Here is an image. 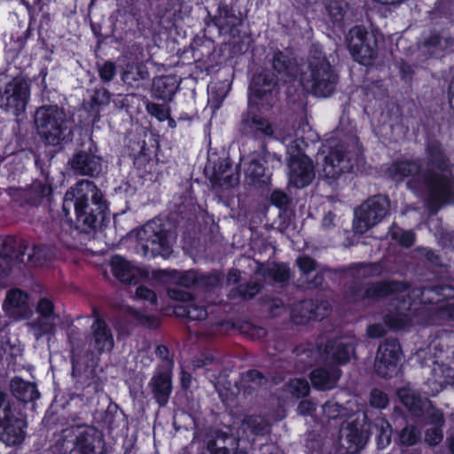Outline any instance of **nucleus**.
<instances>
[{
    "label": "nucleus",
    "instance_id": "obj_17",
    "mask_svg": "<svg viewBox=\"0 0 454 454\" xmlns=\"http://www.w3.org/2000/svg\"><path fill=\"white\" fill-rule=\"evenodd\" d=\"M326 365L339 368L356 357V344L342 337L327 339L324 345L317 346Z\"/></svg>",
    "mask_w": 454,
    "mask_h": 454
},
{
    "label": "nucleus",
    "instance_id": "obj_20",
    "mask_svg": "<svg viewBox=\"0 0 454 454\" xmlns=\"http://www.w3.org/2000/svg\"><path fill=\"white\" fill-rule=\"evenodd\" d=\"M422 164L419 160H394L387 168L388 176L395 182H403L410 177L407 186L411 190L423 189L422 184Z\"/></svg>",
    "mask_w": 454,
    "mask_h": 454
},
{
    "label": "nucleus",
    "instance_id": "obj_33",
    "mask_svg": "<svg viewBox=\"0 0 454 454\" xmlns=\"http://www.w3.org/2000/svg\"><path fill=\"white\" fill-rule=\"evenodd\" d=\"M173 313L176 317L186 318L190 321H202L208 316L205 304H199L195 298L186 304L175 305Z\"/></svg>",
    "mask_w": 454,
    "mask_h": 454
},
{
    "label": "nucleus",
    "instance_id": "obj_22",
    "mask_svg": "<svg viewBox=\"0 0 454 454\" xmlns=\"http://www.w3.org/2000/svg\"><path fill=\"white\" fill-rule=\"evenodd\" d=\"M93 315L95 320L91 325V334L88 337L87 341L98 355H101L106 350H111L114 342L111 329L106 320L99 316L95 309H93Z\"/></svg>",
    "mask_w": 454,
    "mask_h": 454
},
{
    "label": "nucleus",
    "instance_id": "obj_2",
    "mask_svg": "<svg viewBox=\"0 0 454 454\" xmlns=\"http://www.w3.org/2000/svg\"><path fill=\"white\" fill-rule=\"evenodd\" d=\"M424 160L426 168H422L421 177L427 206L436 213L443 206L454 205L453 166L442 144L435 138L426 142Z\"/></svg>",
    "mask_w": 454,
    "mask_h": 454
},
{
    "label": "nucleus",
    "instance_id": "obj_36",
    "mask_svg": "<svg viewBox=\"0 0 454 454\" xmlns=\"http://www.w3.org/2000/svg\"><path fill=\"white\" fill-rule=\"evenodd\" d=\"M452 3L450 0H437L428 12V19L433 24H440L452 20Z\"/></svg>",
    "mask_w": 454,
    "mask_h": 454
},
{
    "label": "nucleus",
    "instance_id": "obj_27",
    "mask_svg": "<svg viewBox=\"0 0 454 454\" xmlns=\"http://www.w3.org/2000/svg\"><path fill=\"white\" fill-rule=\"evenodd\" d=\"M180 80L176 75H161L153 80L151 93L152 97L165 103L172 101L177 92Z\"/></svg>",
    "mask_w": 454,
    "mask_h": 454
},
{
    "label": "nucleus",
    "instance_id": "obj_12",
    "mask_svg": "<svg viewBox=\"0 0 454 454\" xmlns=\"http://www.w3.org/2000/svg\"><path fill=\"white\" fill-rule=\"evenodd\" d=\"M26 421L14 414L9 395L0 389V439L8 445H18L25 439Z\"/></svg>",
    "mask_w": 454,
    "mask_h": 454
},
{
    "label": "nucleus",
    "instance_id": "obj_46",
    "mask_svg": "<svg viewBox=\"0 0 454 454\" xmlns=\"http://www.w3.org/2000/svg\"><path fill=\"white\" fill-rule=\"evenodd\" d=\"M385 325L391 330H402L410 325V318L407 314L403 312H390L384 316Z\"/></svg>",
    "mask_w": 454,
    "mask_h": 454
},
{
    "label": "nucleus",
    "instance_id": "obj_53",
    "mask_svg": "<svg viewBox=\"0 0 454 454\" xmlns=\"http://www.w3.org/2000/svg\"><path fill=\"white\" fill-rule=\"evenodd\" d=\"M290 393L296 398H303L309 395L310 387L304 379L293 380L289 384Z\"/></svg>",
    "mask_w": 454,
    "mask_h": 454
},
{
    "label": "nucleus",
    "instance_id": "obj_57",
    "mask_svg": "<svg viewBox=\"0 0 454 454\" xmlns=\"http://www.w3.org/2000/svg\"><path fill=\"white\" fill-rule=\"evenodd\" d=\"M327 12L333 23H341L346 15V10L342 6L341 2H332L326 7Z\"/></svg>",
    "mask_w": 454,
    "mask_h": 454
},
{
    "label": "nucleus",
    "instance_id": "obj_8",
    "mask_svg": "<svg viewBox=\"0 0 454 454\" xmlns=\"http://www.w3.org/2000/svg\"><path fill=\"white\" fill-rule=\"evenodd\" d=\"M390 201L387 196L377 194L367 199L355 210L353 228L364 234L380 223L389 214Z\"/></svg>",
    "mask_w": 454,
    "mask_h": 454
},
{
    "label": "nucleus",
    "instance_id": "obj_30",
    "mask_svg": "<svg viewBox=\"0 0 454 454\" xmlns=\"http://www.w3.org/2000/svg\"><path fill=\"white\" fill-rule=\"evenodd\" d=\"M269 63L272 68L271 71L278 76L292 78L296 74L295 59L291 58L279 49L273 51L271 58L269 59Z\"/></svg>",
    "mask_w": 454,
    "mask_h": 454
},
{
    "label": "nucleus",
    "instance_id": "obj_14",
    "mask_svg": "<svg viewBox=\"0 0 454 454\" xmlns=\"http://www.w3.org/2000/svg\"><path fill=\"white\" fill-rule=\"evenodd\" d=\"M30 99V85L24 79L13 78L0 90V109L19 117L25 114Z\"/></svg>",
    "mask_w": 454,
    "mask_h": 454
},
{
    "label": "nucleus",
    "instance_id": "obj_59",
    "mask_svg": "<svg viewBox=\"0 0 454 454\" xmlns=\"http://www.w3.org/2000/svg\"><path fill=\"white\" fill-rule=\"evenodd\" d=\"M386 427L381 426L379 434L376 437L377 448L379 450H383L387 446H388L391 442L392 436V428L390 424L387 421H384Z\"/></svg>",
    "mask_w": 454,
    "mask_h": 454
},
{
    "label": "nucleus",
    "instance_id": "obj_23",
    "mask_svg": "<svg viewBox=\"0 0 454 454\" xmlns=\"http://www.w3.org/2000/svg\"><path fill=\"white\" fill-rule=\"evenodd\" d=\"M265 156L257 153L253 155L245 167V177L247 182L255 187L263 188L270 184L271 173L267 168Z\"/></svg>",
    "mask_w": 454,
    "mask_h": 454
},
{
    "label": "nucleus",
    "instance_id": "obj_37",
    "mask_svg": "<svg viewBox=\"0 0 454 454\" xmlns=\"http://www.w3.org/2000/svg\"><path fill=\"white\" fill-rule=\"evenodd\" d=\"M262 290V286L255 281L240 283L231 288L229 293L230 299H241L249 301L254 298Z\"/></svg>",
    "mask_w": 454,
    "mask_h": 454
},
{
    "label": "nucleus",
    "instance_id": "obj_50",
    "mask_svg": "<svg viewBox=\"0 0 454 454\" xmlns=\"http://www.w3.org/2000/svg\"><path fill=\"white\" fill-rule=\"evenodd\" d=\"M210 94H209V102L211 103V106L218 109L222 106L224 98L227 95V90H225L223 83H215L210 87Z\"/></svg>",
    "mask_w": 454,
    "mask_h": 454
},
{
    "label": "nucleus",
    "instance_id": "obj_35",
    "mask_svg": "<svg viewBox=\"0 0 454 454\" xmlns=\"http://www.w3.org/2000/svg\"><path fill=\"white\" fill-rule=\"evenodd\" d=\"M238 445L231 434L217 433L215 439L209 440L207 450L210 454H231V450Z\"/></svg>",
    "mask_w": 454,
    "mask_h": 454
},
{
    "label": "nucleus",
    "instance_id": "obj_19",
    "mask_svg": "<svg viewBox=\"0 0 454 454\" xmlns=\"http://www.w3.org/2000/svg\"><path fill=\"white\" fill-rule=\"evenodd\" d=\"M262 111H265L262 106L247 102V109L241 114L240 129L242 134L254 138L273 136V127L270 121L262 116Z\"/></svg>",
    "mask_w": 454,
    "mask_h": 454
},
{
    "label": "nucleus",
    "instance_id": "obj_13",
    "mask_svg": "<svg viewBox=\"0 0 454 454\" xmlns=\"http://www.w3.org/2000/svg\"><path fill=\"white\" fill-rule=\"evenodd\" d=\"M138 236L145 256L155 258L157 256H167L170 254L168 231L160 219L147 222Z\"/></svg>",
    "mask_w": 454,
    "mask_h": 454
},
{
    "label": "nucleus",
    "instance_id": "obj_43",
    "mask_svg": "<svg viewBox=\"0 0 454 454\" xmlns=\"http://www.w3.org/2000/svg\"><path fill=\"white\" fill-rule=\"evenodd\" d=\"M145 106L146 113L153 118H155L159 122H163L168 118L171 113L168 103L158 104L145 98Z\"/></svg>",
    "mask_w": 454,
    "mask_h": 454
},
{
    "label": "nucleus",
    "instance_id": "obj_28",
    "mask_svg": "<svg viewBox=\"0 0 454 454\" xmlns=\"http://www.w3.org/2000/svg\"><path fill=\"white\" fill-rule=\"evenodd\" d=\"M451 299H454V286L451 284L440 281L421 287V303L437 304Z\"/></svg>",
    "mask_w": 454,
    "mask_h": 454
},
{
    "label": "nucleus",
    "instance_id": "obj_6",
    "mask_svg": "<svg viewBox=\"0 0 454 454\" xmlns=\"http://www.w3.org/2000/svg\"><path fill=\"white\" fill-rule=\"evenodd\" d=\"M243 21L244 17L238 7V0H220L217 13L212 15L207 12L205 18L207 27H215L220 35L230 40L240 36Z\"/></svg>",
    "mask_w": 454,
    "mask_h": 454
},
{
    "label": "nucleus",
    "instance_id": "obj_31",
    "mask_svg": "<svg viewBox=\"0 0 454 454\" xmlns=\"http://www.w3.org/2000/svg\"><path fill=\"white\" fill-rule=\"evenodd\" d=\"M53 192L52 185L42 180L35 179L23 192V198L27 204L31 206H40L44 200H50Z\"/></svg>",
    "mask_w": 454,
    "mask_h": 454
},
{
    "label": "nucleus",
    "instance_id": "obj_24",
    "mask_svg": "<svg viewBox=\"0 0 454 454\" xmlns=\"http://www.w3.org/2000/svg\"><path fill=\"white\" fill-rule=\"evenodd\" d=\"M341 374L340 368L332 365L320 366L310 371L309 379L314 389L327 391L335 388Z\"/></svg>",
    "mask_w": 454,
    "mask_h": 454
},
{
    "label": "nucleus",
    "instance_id": "obj_51",
    "mask_svg": "<svg viewBox=\"0 0 454 454\" xmlns=\"http://www.w3.org/2000/svg\"><path fill=\"white\" fill-rule=\"evenodd\" d=\"M271 205L279 208L283 214L290 213L287 208L291 203V200L288 195L281 190H274L270 198Z\"/></svg>",
    "mask_w": 454,
    "mask_h": 454
},
{
    "label": "nucleus",
    "instance_id": "obj_1",
    "mask_svg": "<svg viewBox=\"0 0 454 454\" xmlns=\"http://www.w3.org/2000/svg\"><path fill=\"white\" fill-rule=\"evenodd\" d=\"M108 202L101 190L92 182H79L69 188L63 198L59 239L71 246L70 237L75 239L81 234H90L108 222Z\"/></svg>",
    "mask_w": 454,
    "mask_h": 454
},
{
    "label": "nucleus",
    "instance_id": "obj_60",
    "mask_svg": "<svg viewBox=\"0 0 454 454\" xmlns=\"http://www.w3.org/2000/svg\"><path fill=\"white\" fill-rule=\"evenodd\" d=\"M176 283L181 287H197V270H190L180 272Z\"/></svg>",
    "mask_w": 454,
    "mask_h": 454
},
{
    "label": "nucleus",
    "instance_id": "obj_38",
    "mask_svg": "<svg viewBox=\"0 0 454 454\" xmlns=\"http://www.w3.org/2000/svg\"><path fill=\"white\" fill-rule=\"evenodd\" d=\"M111 268L114 277L121 283L130 284L133 278L129 262L120 255L113 256Z\"/></svg>",
    "mask_w": 454,
    "mask_h": 454
},
{
    "label": "nucleus",
    "instance_id": "obj_54",
    "mask_svg": "<svg viewBox=\"0 0 454 454\" xmlns=\"http://www.w3.org/2000/svg\"><path fill=\"white\" fill-rule=\"evenodd\" d=\"M348 434L346 440L350 445H354L356 449L362 448L364 444V436L361 429L354 423L348 427Z\"/></svg>",
    "mask_w": 454,
    "mask_h": 454
},
{
    "label": "nucleus",
    "instance_id": "obj_61",
    "mask_svg": "<svg viewBox=\"0 0 454 454\" xmlns=\"http://www.w3.org/2000/svg\"><path fill=\"white\" fill-rule=\"evenodd\" d=\"M168 294L170 299L180 301L181 304H186L195 298L192 293L181 288V286L168 288Z\"/></svg>",
    "mask_w": 454,
    "mask_h": 454
},
{
    "label": "nucleus",
    "instance_id": "obj_56",
    "mask_svg": "<svg viewBox=\"0 0 454 454\" xmlns=\"http://www.w3.org/2000/svg\"><path fill=\"white\" fill-rule=\"evenodd\" d=\"M116 74V65L111 60L105 61L98 67V76L102 82H111Z\"/></svg>",
    "mask_w": 454,
    "mask_h": 454
},
{
    "label": "nucleus",
    "instance_id": "obj_44",
    "mask_svg": "<svg viewBox=\"0 0 454 454\" xmlns=\"http://www.w3.org/2000/svg\"><path fill=\"white\" fill-rule=\"evenodd\" d=\"M222 282V273L213 270L209 273H201L197 271V287L206 290H212L220 286Z\"/></svg>",
    "mask_w": 454,
    "mask_h": 454
},
{
    "label": "nucleus",
    "instance_id": "obj_48",
    "mask_svg": "<svg viewBox=\"0 0 454 454\" xmlns=\"http://www.w3.org/2000/svg\"><path fill=\"white\" fill-rule=\"evenodd\" d=\"M426 424L433 427H444L445 417L443 411L437 408L432 402H429L425 412Z\"/></svg>",
    "mask_w": 454,
    "mask_h": 454
},
{
    "label": "nucleus",
    "instance_id": "obj_29",
    "mask_svg": "<svg viewBox=\"0 0 454 454\" xmlns=\"http://www.w3.org/2000/svg\"><path fill=\"white\" fill-rule=\"evenodd\" d=\"M71 167L76 174L96 176L101 171L100 158L84 151H80L74 155Z\"/></svg>",
    "mask_w": 454,
    "mask_h": 454
},
{
    "label": "nucleus",
    "instance_id": "obj_7",
    "mask_svg": "<svg viewBox=\"0 0 454 454\" xmlns=\"http://www.w3.org/2000/svg\"><path fill=\"white\" fill-rule=\"evenodd\" d=\"M38 134L49 145H58L67 137V122L57 106H43L35 114Z\"/></svg>",
    "mask_w": 454,
    "mask_h": 454
},
{
    "label": "nucleus",
    "instance_id": "obj_52",
    "mask_svg": "<svg viewBox=\"0 0 454 454\" xmlns=\"http://www.w3.org/2000/svg\"><path fill=\"white\" fill-rule=\"evenodd\" d=\"M244 424L254 435H263L267 427L265 421L257 415L247 416L244 419Z\"/></svg>",
    "mask_w": 454,
    "mask_h": 454
},
{
    "label": "nucleus",
    "instance_id": "obj_45",
    "mask_svg": "<svg viewBox=\"0 0 454 454\" xmlns=\"http://www.w3.org/2000/svg\"><path fill=\"white\" fill-rule=\"evenodd\" d=\"M150 145L143 140L142 145L140 146V150L137 156L135 157V164L137 165H145L148 163L152 158V155L155 153L156 150L159 148V140L156 137H152L149 139Z\"/></svg>",
    "mask_w": 454,
    "mask_h": 454
},
{
    "label": "nucleus",
    "instance_id": "obj_5",
    "mask_svg": "<svg viewBox=\"0 0 454 454\" xmlns=\"http://www.w3.org/2000/svg\"><path fill=\"white\" fill-rule=\"evenodd\" d=\"M280 94V79L269 68H262L253 74L248 85L247 102L261 105L270 111Z\"/></svg>",
    "mask_w": 454,
    "mask_h": 454
},
{
    "label": "nucleus",
    "instance_id": "obj_42",
    "mask_svg": "<svg viewBox=\"0 0 454 454\" xmlns=\"http://www.w3.org/2000/svg\"><path fill=\"white\" fill-rule=\"evenodd\" d=\"M154 354L160 361L156 367V371L173 372L175 365L174 356L170 353L168 346L164 344L157 345Z\"/></svg>",
    "mask_w": 454,
    "mask_h": 454
},
{
    "label": "nucleus",
    "instance_id": "obj_15",
    "mask_svg": "<svg viewBox=\"0 0 454 454\" xmlns=\"http://www.w3.org/2000/svg\"><path fill=\"white\" fill-rule=\"evenodd\" d=\"M403 350L395 338L386 339L380 344L375 362V373L384 379H391L398 374L401 367Z\"/></svg>",
    "mask_w": 454,
    "mask_h": 454
},
{
    "label": "nucleus",
    "instance_id": "obj_3",
    "mask_svg": "<svg viewBox=\"0 0 454 454\" xmlns=\"http://www.w3.org/2000/svg\"><path fill=\"white\" fill-rule=\"evenodd\" d=\"M364 149L356 134L345 136L334 146L330 147L325 156L323 164V177L333 186L344 173H351L354 168L364 160Z\"/></svg>",
    "mask_w": 454,
    "mask_h": 454
},
{
    "label": "nucleus",
    "instance_id": "obj_40",
    "mask_svg": "<svg viewBox=\"0 0 454 454\" xmlns=\"http://www.w3.org/2000/svg\"><path fill=\"white\" fill-rule=\"evenodd\" d=\"M389 235L392 240L403 248H411L416 241V233L412 230H403L395 223L390 227Z\"/></svg>",
    "mask_w": 454,
    "mask_h": 454
},
{
    "label": "nucleus",
    "instance_id": "obj_63",
    "mask_svg": "<svg viewBox=\"0 0 454 454\" xmlns=\"http://www.w3.org/2000/svg\"><path fill=\"white\" fill-rule=\"evenodd\" d=\"M136 297L138 300L148 301L152 305H156L158 301L156 293L144 285L137 287Z\"/></svg>",
    "mask_w": 454,
    "mask_h": 454
},
{
    "label": "nucleus",
    "instance_id": "obj_58",
    "mask_svg": "<svg viewBox=\"0 0 454 454\" xmlns=\"http://www.w3.org/2000/svg\"><path fill=\"white\" fill-rule=\"evenodd\" d=\"M389 403L387 395L380 389L373 388L370 394L371 406L378 409H385Z\"/></svg>",
    "mask_w": 454,
    "mask_h": 454
},
{
    "label": "nucleus",
    "instance_id": "obj_32",
    "mask_svg": "<svg viewBox=\"0 0 454 454\" xmlns=\"http://www.w3.org/2000/svg\"><path fill=\"white\" fill-rule=\"evenodd\" d=\"M10 389L12 395L24 403L35 401L40 397L36 384L25 381L20 377H14L11 380Z\"/></svg>",
    "mask_w": 454,
    "mask_h": 454
},
{
    "label": "nucleus",
    "instance_id": "obj_64",
    "mask_svg": "<svg viewBox=\"0 0 454 454\" xmlns=\"http://www.w3.org/2000/svg\"><path fill=\"white\" fill-rule=\"evenodd\" d=\"M54 304L51 300L41 298L36 305V312L44 318H50L54 314Z\"/></svg>",
    "mask_w": 454,
    "mask_h": 454
},
{
    "label": "nucleus",
    "instance_id": "obj_11",
    "mask_svg": "<svg viewBox=\"0 0 454 454\" xmlns=\"http://www.w3.org/2000/svg\"><path fill=\"white\" fill-rule=\"evenodd\" d=\"M408 287L407 282L400 280H380L365 286L356 284L348 288V297L355 303L366 300L378 301L393 294H402Z\"/></svg>",
    "mask_w": 454,
    "mask_h": 454
},
{
    "label": "nucleus",
    "instance_id": "obj_16",
    "mask_svg": "<svg viewBox=\"0 0 454 454\" xmlns=\"http://www.w3.org/2000/svg\"><path fill=\"white\" fill-rule=\"evenodd\" d=\"M264 380L262 372L256 369H250L240 373L239 380H235L234 383L228 380H224L223 382L218 380L215 388L222 401L225 403L233 400L240 394L245 396L251 395L262 384Z\"/></svg>",
    "mask_w": 454,
    "mask_h": 454
},
{
    "label": "nucleus",
    "instance_id": "obj_62",
    "mask_svg": "<svg viewBox=\"0 0 454 454\" xmlns=\"http://www.w3.org/2000/svg\"><path fill=\"white\" fill-rule=\"evenodd\" d=\"M443 427H433L425 431V442L430 446L438 445L443 439Z\"/></svg>",
    "mask_w": 454,
    "mask_h": 454
},
{
    "label": "nucleus",
    "instance_id": "obj_49",
    "mask_svg": "<svg viewBox=\"0 0 454 454\" xmlns=\"http://www.w3.org/2000/svg\"><path fill=\"white\" fill-rule=\"evenodd\" d=\"M418 257L434 267H442L441 256L432 248L419 247L415 249Z\"/></svg>",
    "mask_w": 454,
    "mask_h": 454
},
{
    "label": "nucleus",
    "instance_id": "obj_47",
    "mask_svg": "<svg viewBox=\"0 0 454 454\" xmlns=\"http://www.w3.org/2000/svg\"><path fill=\"white\" fill-rule=\"evenodd\" d=\"M402 403L410 413L417 418L423 416L424 409L421 399L414 394L400 395Z\"/></svg>",
    "mask_w": 454,
    "mask_h": 454
},
{
    "label": "nucleus",
    "instance_id": "obj_4",
    "mask_svg": "<svg viewBox=\"0 0 454 454\" xmlns=\"http://www.w3.org/2000/svg\"><path fill=\"white\" fill-rule=\"evenodd\" d=\"M63 447L68 454H106L104 434L97 427L77 424L62 431Z\"/></svg>",
    "mask_w": 454,
    "mask_h": 454
},
{
    "label": "nucleus",
    "instance_id": "obj_21",
    "mask_svg": "<svg viewBox=\"0 0 454 454\" xmlns=\"http://www.w3.org/2000/svg\"><path fill=\"white\" fill-rule=\"evenodd\" d=\"M288 169L289 183L295 188L308 186L314 178L313 161L304 153H299L289 158Z\"/></svg>",
    "mask_w": 454,
    "mask_h": 454
},
{
    "label": "nucleus",
    "instance_id": "obj_41",
    "mask_svg": "<svg viewBox=\"0 0 454 454\" xmlns=\"http://www.w3.org/2000/svg\"><path fill=\"white\" fill-rule=\"evenodd\" d=\"M421 431L414 426L407 424L397 433L396 442L402 446H414L420 441Z\"/></svg>",
    "mask_w": 454,
    "mask_h": 454
},
{
    "label": "nucleus",
    "instance_id": "obj_39",
    "mask_svg": "<svg viewBox=\"0 0 454 454\" xmlns=\"http://www.w3.org/2000/svg\"><path fill=\"white\" fill-rule=\"evenodd\" d=\"M262 276L272 279L275 283H286L290 280L292 274L287 263L273 262L263 269Z\"/></svg>",
    "mask_w": 454,
    "mask_h": 454
},
{
    "label": "nucleus",
    "instance_id": "obj_26",
    "mask_svg": "<svg viewBox=\"0 0 454 454\" xmlns=\"http://www.w3.org/2000/svg\"><path fill=\"white\" fill-rule=\"evenodd\" d=\"M3 309L10 317L25 318L28 311V294L19 288L9 290L3 304Z\"/></svg>",
    "mask_w": 454,
    "mask_h": 454
},
{
    "label": "nucleus",
    "instance_id": "obj_25",
    "mask_svg": "<svg viewBox=\"0 0 454 454\" xmlns=\"http://www.w3.org/2000/svg\"><path fill=\"white\" fill-rule=\"evenodd\" d=\"M173 372L155 371L151 378L149 387L155 402L160 407L165 406L170 398Z\"/></svg>",
    "mask_w": 454,
    "mask_h": 454
},
{
    "label": "nucleus",
    "instance_id": "obj_34",
    "mask_svg": "<svg viewBox=\"0 0 454 454\" xmlns=\"http://www.w3.org/2000/svg\"><path fill=\"white\" fill-rule=\"evenodd\" d=\"M210 181L215 185H232V163L229 158L219 160L215 163Z\"/></svg>",
    "mask_w": 454,
    "mask_h": 454
},
{
    "label": "nucleus",
    "instance_id": "obj_55",
    "mask_svg": "<svg viewBox=\"0 0 454 454\" xmlns=\"http://www.w3.org/2000/svg\"><path fill=\"white\" fill-rule=\"evenodd\" d=\"M296 265L302 275L308 276L317 270V262L314 258L303 254L296 259Z\"/></svg>",
    "mask_w": 454,
    "mask_h": 454
},
{
    "label": "nucleus",
    "instance_id": "obj_18",
    "mask_svg": "<svg viewBox=\"0 0 454 454\" xmlns=\"http://www.w3.org/2000/svg\"><path fill=\"white\" fill-rule=\"evenodd\" d=\"M27 240L15 236L0 238V280L9 276L11 267L26 262Z\"/></svg>",
    "mask_w": 454,
    "mask_h": 454
},
{
    "label": "nucleus",
    "instance_id": "obj_10",
    "mask_svg": "<svg viewBox=\"0 0 454 454\" xmlns=\"http://www.w3.org/2000/svg\"><path fill=\"white\" fill-rule=\"evenodd\" d=\"M352 59L364 67L372 65L378 57V41L364 26H355L346 38Z\"/></svg>",
    "mask_w": 454,
    "mask_h": 454
},
{
    "label": "nucleus",
    "instance_id": "obj_9",
    "mask_svg": "<svg viewBox=\"0 0 454 454\" xmlns=\"http://www.w3.org/2000/svg\"><path fill=\"white\" fill-rule=\"evenodd\" d=\"M311 93L316 97L331 96L336 88L338 75L325 56H312L309 60Z\"/></svg>",
    "mask_w": 454,
    "mask_h": 454
}]
</instances>
